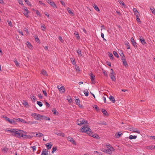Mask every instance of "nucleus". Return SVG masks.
Instances as JSON below:
<instances>
[{
	"label": "nucleus",
	"mask_w": 155,
	"mask_h": 155,
	"mask_svg": "<svg viewBox=\"0 0 155 155\" xmlns=\"http://www.w3.org/2000/svg\"><path fill=\"white\" fill-rule=\"evenodd\" d=\"M43 93L44 94V95L46 97H47L48 94H47V92H46V91H43Z\"/></svg>",
	"instance_id": "55"
},
{
	"label": "nucleus",
	"mask_w": 155,
	"mask_h": 155,
	"mask_svg": "<svg viewBox=\"0 0 155 155\" xmlns=\"http://www.w3.org/2000/svg\"><path fill=\"white\" fill-rule=\"evenodd\" d=\"M72 138L70 136H68L67 138V140L70 142L71 141V140L72 139Z\"/></svg>",
	"instance_id": "54"
},
{
	"label": "nucleus",
	"mask_w": 155,
	"mask_h": 155,
	"mask_svg": "<svg viewBox=\"0 0 155 155\" xmlns=\"http://www.w3.org/2000/svg\"><path fill=\"white\" fill-rule=\"evenodd\" d=\"M31 148H32L33 152H34L36 150V147L35 146L33 147H31Z\"/></svg>",
	"instance_id": "57"
},
{
	"label": "nucleus",
	"mask_w": 155,
	"mask_h": 155,
	"mask_svg": "<svg viewBox=\"0 0 155 155\" xmlns=\"http://www.w3.org/2000/svg\"><path fill=\"white\" fill-rule=\"evenodd\" d=\"M94 107L95 108V109L97 111H100V109L97 105H94Z\"/></svg>",
	"instance_id": "41"
},
{
	"label": "nucleus",
	"mask_w": 155,
	"mask_h": 155,
	"mask_svg": "<svg viewBox=\"0 0 155 155\" xmlns=\"http://www.w3.org/2000/svg\"><path fill=\"white\" fill-rule=\"evenodd\" d=\"M10 128L6 129L5 130V131H9L12 134V135L13 136H15L18 138H21V137L23 131L22 130H18L17 129H11L9 130Z\"/></svg>",
	"instance_id": "1"
},
{
	"label": "nucleus",
	"mask_w": 155,
	"mask_h": 155,
	"mask_svg": "<svg viewBox=\"0 0 155 155\" xmlns=\"http://www.w3.org/2000/svg\"><path fill=\"white\" fill-rule=\"evenodd\" d=\"M122 133L120 132H118L117 133H116L115 134V137L116 138H118L120 137Z\"/></svg>",
	"instance_id": "18"
},
{
	"label": "nucleus",
	"mask_w": 155,
	"mask_h": 155,
	"mask_svg": "<svg viewBox=\"0 0 155 155\" xmlns=\"http://www.w3.org/2000/svg\"><path fill=\"white\" fill-rule=\"evenodd\" d=\"M106 146L107 148V150H108V152H109V154H112V151H114L115 150V149L109 144L108 143L106 144Z\"/></svg>",
	"instance_id": "4"
},
{
	"label": "nucleus",
	"mask_w": 155,
	"mask_h": 155,
	"mask_svg": "<svg viewBox=\"0 0 155 155\" xmlns=\"http://www.w3.org/2000/svg\"><path fill=\"white\" fill-rule=\"evenodd\" d=\"M51 143H47L46 144V146L48 150H49L51 148L52 145L50 144Z\"/></svg>",
	"instance_id": "17"
},
{
	"label": "nucleus",
	"mask_w": 155,
	"mask_h": 155,
	"mask_svg": "<svg viewBox=\"0 0 155 155\" xmlns=\"http://www.w3.org/2000/svg\"><path fill=\"white\" fill-rule=\"evenodd\" d=\"M70 142L73 144L74 145H76V143L75 141L73 140V139L72 138V139L71 140V141H70Z\"/></svg>",
	"instance_id": "53"
},
{
	"label": "nucleus",
	"mask_w": 155,
	"mask_h": 155,
	"mask_svg": "<svg viewBox=\"0 0 155 155\" xmlns=\"http://www.w3.org/2000/svg\"><path fill=\"white\" fill-rule=\"evenodd\" d=\"M133 11L135 15H137L139 13V12L138 11L137 9L136 8H134Z\"/></svg>",
	"instance_id": "28"
},
{
	"label": "nucleus",
	"mask_w": 155,
	"mask_h": 155,
	"mask_svg": "<svg viewBox=\"0 0 155 155\" xmlns=\"http://www.w3.org/2000/svg\"><path fill=\"white\" fill-rule=\"evenodd\" d=\"M31 98L32 99V100L33 101H35L36 100V97L34 96V95H32L31 97Z\"/></svg>",
	"instance_id": "48"
},
{
	"label": "nucleus",
	"mask_w": 155,
	"mask_h": 155,
	"mask_svg": "<svg viewBox=\"0 0 155 155\" xmlns=\"http://www.w3.org/2000/svg\"><path fill=\"white\" fill-rule=\"evenodd\" d=\"M129 129L131 131H133L138 134H140V131L139 130H137V128L133 127H129Z\"/></svg>",
	"instance_id": "9"
},
{
	"label": "nucleus",
	"mask_w": 155,
	"mask_h": 155,
	"mask_svg": "<svg viewBox=\"0 0 155 155\" xmlns=\"http://www.w3.org/2000/svg\"><path fill=\"white\" fill-rule=\"evenodd\" d=\"M90 75L91 76L90 78L91 81L93 83L95 80V76L92 73H90Z\"/></svg>",
	"instance_id": "13"
},
{
	"label": "nucleus",
	"mask_w": 155,
	"mask_h": 155,
	"mask_svg": "<svg viewBox=\"0 0 155 155\" xmlns=\"http://www.w3.org/2000/svg\"><path fill=\"white\" fill-rule=\"evenodd\" d=\"M136 16V20L138 22H141L140 20V18H139V17L138 15V14L135 15Z\"/></svg>",
	"instance_id": "34"
},
{
	"label": "nucleus",
	"mask_w": 155,
	"mask_h": 155,
	"mask_svg": "<svg viewBox=\"0 0 155 155\" xmlns=\"http://www.w3.org/2000/svg\"><path fill=\"white\" fill-rule=\"evenodd\" d=\"M27 45L28 47H32V45L28 41L27 42Z\"/></svg>",
	"instance_id": "52"
},
{
	"label": "nucleus",
	"mask_w": 155,
	"mask_h": 155,
	"mask_svg": "<svg viewBox=\"0 0 155 155\" xmlns=\"http://www.w3.org/2000/svg\"><path fill=\"white\" fill-rule=\"evenodd\" d=\"M57 88L61 93H63L65 92V89L64 86H63L61 87H60L58 85L57 86Z\"/></svg>",
	"instance_id": "8"
},
{
	"label": "nucleus",
	"mask_w": 155,
	"mask_h": 155,
	"mask_svg": "<svg viewBox=\"0 0 155 155\" xmlns=\"http://www.w3.org/2000/svg\"><path fill=\"white\" fill-rule=\"evenodd\" d=\"M123 65L125 66H126L127 65V61L126 60H124V61H123Z\"/></svg>",
	"instance_id": "60"
},
{
	"label": "nucleus",
	"mask_w": 155,
	"mask_h": 155,
	"mask_svg": "<svg viewBox=\"0 0 155 155\" xmlns=\"http://www.w3.org/2000/svg\"><path fill=\"white\" fill-rule=\"evenodd\" d=\"M108 55H109V57L110 58V59H113V58L114 57H113V55L112 54V53L109 52Z\"/></svg>",
	"instance_id": "42"
},
{
	"label": "nucleus",
	"mask_w": 155,
	"mask_h": 155,
	"mask_svg": "<svg viewBox=\"0 0 155 155\" xmlns=\"http://www.w3.org/2000/svg\"><path fill=\"white\" fill-rule=\"evenodd\" d=\"M80 130L81 132H85L88 134H91V130L87 125L84 126L83 127L80 129Z\"/></svg>",
	"instance_id": "2"
},
{
	"label": "nucleus",
	"mask_w": 155,
	"mask_h": 155,
	"mask_svg": "<svg viewBox=\"0 0 155 155\" xmlns=\"http://www.w3.org/2000/svg\"><path fill=\"white\" fill-rule=\"evenodd\" d=\"M8 122L10 123L13 125H15L16 124V123H15V118H14L13 120L10 119Z\"/></svg>",
	"instance_id": "16"
},
{
	"label": "nucleus",
	"mask_w": 155,
	"mask_h": 155,
	"mask_svg": "<svg viewBox=\"0 0 155 155\" xmlns=\"http://www.w3.org/2000/svg\"><path fill=\"white\" fill-rule=\"evenodd\" d=\"M15 123L18 122H19L24 123H26L27 122L24 120L20 118H18L17 119L15 118Z\"/></svg>",
	"instance_id": "10"
},
{
	"label": "nucleus",
	"mask_w": 155,
	"mask_h": 155,
	"mask_svg": "<svg viewBox=\"0 0 155 155\" xmlns=\"http://www.w3.org/2000/svg\"><path fill=\"white\" fill-rule=\"evenodd\" d=\"M150 9L152 12L155 14V9L154 8H150Z\"/></svg>",
	"instance_id": "64"
},
{
	"label": "nucleus",
	"mask_w": 155,
	"mask_h": 155,
	"mask_svg": "<svg viewBox=\"0 0 155 155\" xmlns=\"http://www.w3.org/2000/svg\"><path fill=\"white\" fill-rule=\"evenodd\" d=\"M41 27L42 28H43L42 29L43 31H44L45 30L46 27L44 25H41Z\"/></svg>",
	"instance_id": "50"
},
{
	"label": "nucleus",
	"mask_w": 155,
	"mask_h": 155,
	"mask_svg": "<svg viewBox=\"0 0 155 155\" xmlns=\"http://www.w3.org/2000/svg\"><path fill=\"white\" fill-rule=\"evenodd\" d=\"M125 45L127 46V49H130V46L129 42L127 41H125Z\"/></svg>",
	"instance_id": "27"
},
{
	"label": "nucleus",
	"mask_w": 155,
	"mask_h": 155,
	"mask_svg": "<svg viewBox=\"0 0 155 155\" xmlns=\"http://www.w3.org/2000/svg\"><path fill=\"white\" fill-rule=\"evenodd\" d=\"M102 72H103V73L104 74V76H107V72L104 69H102Z\"/></svg>",
	"instance_id": "37"
},
{
	"label": "nucleus",
	"mask_w": 155,
	"mask_h": 155,
	"mask_svg": "<svg viewBox=\"0 0 155 155\" xmlns=\"http://www.w3.org/2000/svg\"><path fill=\"white\" fill-rule=\"evenodd\" d=\"M109 99H110V100L113 103H114L115 101V100L114 97L112 96H110V97H109Z\"/></svg>",
	"instance_id": "22"
},
{
	"label": "nucleus",
	"mask_w": 155,
	"mask_h": 155,
	"mask_svg": "<svg viewBox=\"0 0 155 155\" xmlns=\"http://www.w3.org/2000/svg\"><path fill=\"white\" fill-rule=\"evenodd\" d=\"M114 73L113 72H110V76L111 78L112 81H115L116 80V78L114 75Z\"/></svg>",
	"instance_id": "14"
},
{
	"label": "nucleus",
	"mask_w": 155,
	"mask_h": 155,
	"mask_svg": "<svg viewBox=\"0 0 155 155\" xmlns=\"http://www.w3.org/2000/svg\"><path fill=\"white\" fill-rule=\"evenodd\" d=\"M47 2L54 8H57V7L54 2L53 1H51V0H47Z\"/></svg>",
	"instance_id": "6"
},
{
	"label": "nucleus",
	"mask_w": 155,
	"mask_h": 155,
	"mask_svg": "<svg viewBox=\"0 0 155 155\" xmlns=\"http://www.w3.org/2000/svg\"><path fill=\"white\" fill-rule=\"evenodd\" d=\"M137 137V136H133L132 135H130L129 137V138L130 140H131L132 139H135Z\"/></svg>",
	"instance_id": "29"
},
{
	"label": "nucleus",
	"mask_w": 155,
	"mask_h": 155,
	"mask_svg": "<svg viewBox=\"0 0 155 155\" xmlns=\"http://www.w3.org/2000/svg\"><path fill=\"white\" fill-rule=\"evenodd\" d=\"M37 104L40 106V107H41L43 105V104L42 103L39 101H37Z\"/></svg>",
	"instance_id": "44"
},
{
	"label": "nucleus",
	"mask_w": 155,
	"mask_h": 155,
	"mask_svg": "<svg viewBox=\"0 0 155 155\" xmlns=\"http://www.w3.org/2000/svg\"><path fill=\"white\" fill-rule=\"evenodd\" d=\"M84 93L86 96H88V92L87 90V91H86L85 90L84 91Z\"/></svg>",
	"instance_id": "47"
},
{
	"label": "nucleus",
	"mask_w": 155,
	"mask_h": 155,
	"mask_svg": "<svg viewBox=\"0 0 155 155\" xmlns=\"http://www.w3.org/2000/svg\"><path fill=\"white\" fill-rule=\"evenodd\" d=\"M43 136V134L41 133H38L36 134V137H42Z\"/></svg>",
	"instance_id": "32"
},
{
	"label": "nucleus",
	"mask_w": 155,
	"mask_h": 155,
	"mask_svg": "<svg viewBox=\"0 0 155 155\" xmlns=\"http://www.w3.org/2000/svg\"><path fill=\"white\" fill-rule=\"evenodd\" d=\"M91 134H89V135H90L91 136H92L93 137L96 138V139H99V137L97 134H94V133H93L92 132V131H91Z\"/></svg>",
	"instance_id": "11"
},
{
	"label": "nucleus",
	"mask_w": 155,
	"mask_h": 155,
	"mask_svg": "<svg viewBox=\"0 0 155 155\" xmlns=\"http://www.w3.org/2000/svg\"><path fill=\"white\" fill-rule=\"evenodd\" d=\"M71 61L72 62V63L73 65H75L76 64V62L74 60L73 58H71Z\"/></svg>",
	"instance_id": "36"
},
{
	"label": "nucleus",
	"mask_w": 155,
	"mask_h": 155,
	"mask_svg": "<svg viewBox=\"0 0 155 155\" xmlns=\"http://www.w3.org/2000/svg\"><path fill=\"white\" fill-rule=\"evenodd\" d=\"M21 137L24 138H29V136L28 135H24L22 134Z\"/></svg>",
	"instance_id": "43"
},
{
	"label": "nucleus",
	"mask_w": 155,
	"mask_h": 155,
	"mask_svg": "<svg viewBox=\"0 0 155 155\" xmlns=\"http://www.w3.org/2000/svg\"><path fill=\"white\" fill-rule=\"evenodd\" d=\"M87 122L86 120H85L83 118H80L76 121L77 124L79 125H81L83 124H85L86 123H87Z\"/></svg>",
	"instance_id": "5"
},
{
	"label": "nucleus",
	"mask_w": 155,
	"mask_h": 155,
	"mask_svg": "<svg viewBox=\"0 0 155 155\" xmlns=\"http://www.w3.org/2000/svg\"><path fill=\"white\" fill-rule=\"evenodd\" d=\"M19 3L21 5H23L22 1V0H18Z\"/></svg>",
	"instance_id": "61"
},
{
	"label": "nucleus",
	"mask_w": 155,
	"mask_h": 155,
	"mask_svg": "<svg viewBox=\"0 0 155 155\" xmlns=\"http://www.w3.org/2000/svg\"><path fill=\"white\" fill-rule=\"evenodd\" d=\"M23 105L26 107H29V105H28V102L26 101H23Z\"/></svg>",
	"instance_id": "20"
},
{
	"label": "nucleus",
	"mask_w": 155,
	"mask_h": 155,
	"mask_svg": "<svg viewBox=\"0 0 155 155\" xmlns=\"http://www.w3.org/2000/svg\"><path fill=\"white\" fill-rule=\"evenodd\" d=\"M61 4L63 5L65 7V6H66V5L65 4V3L63 1H60Z\"/></svg>",
	"instance_id": "62"
},
{
	"label": "nucleus",
	"mask_w": 155,
	"mask_h": 155,
	"mask_svg": "<svg viewBox=\"0 0 155 155\" xmlns=\"http://www.w3.org/2000/svg\"><path fill=\"white\" fill-rule=\"evenodd\" d=\"M151 140L154 139L155 140V136H149Z\"/></svg>",
	"instance_id": "59"
},
{
	"label": "nucleus",
	"mask_w": 155,
	"mask_h": 155,
	"mask_svg": "<svg viewBox=\"0 0 155 155\" xmlns=\"http://www.w3.org/2000/svg\"><path fill=\"white\" fill-rule=\"evenodd\" d=\"M74 34L76 36V38L78 39H79L80 38V37L79 36V35L78 33L76 32V31H75L74 33Z\"/></svg>",
	"instance_id": "25"
},
{
	"label": "nucleus",
	"mask_w": 155,
	"mask_h": 155,
	"mask_svg": "<svg viewBox=\"0 0 155 155\" xmlns=\"http://www.w3.org/2000/svg\"><path fill=\"white\" fill-rule=\"evenodd\" d=\"M14 62L15 63V65H16V66L18 67L20 66V64L17 61L16 59H15L14 61Z\"/></svg>",
	"instance_id": "26"
},
{
	"label": "nucleus",
	"mask_w": 155,
	"mask_h": 155,
	"mask_svg": "<svg viewBox=\"0 0 155 155\" xmlns=\"http://www.w3.org/2000/svg\"><path fill=\"white\" fill-rule=\"evenodd\" d=\"M25 2L26 4L29 6H31V4L30 2H29L28 0H25Z\"/></svg>",
	"instance_id": "45"
},
{
	"label": "nucleus",
	"mask_w": 155,
	"mask_h": 155,
	"mask_svg": "<svg viewBox=\"0 0 155 155\" xmlns=\"http://www.w3.org/2000/svg\"><path fill=\"white\" fill-rule=\"evenodd\" d=\"M113 54L117 58H118L119 57V56L118 54V53H117L116 51H113Z\"/></svg>",
	"instance_id": "35"
},
{
	"label": "nucleus",
	"mask_w": 155,
	"mask_h": 155,
	"mask_svg": "<svg viewBox=\"0 0 155 155\" xmlns=\"http://www.w3.org/2000/svg\"><path fill=\"white\" fill-rule=\"evenodd\" d=\"M147 148L148 150L150 149L151 150H152L153 149V146L151 145V146H147Z\"/></svg>",
	"instance_id": "39"
},
{
	"label": "nucleus",
	"mask_w": 155,
	"mask_h": 155,
	"mask_svg": "<svg viewBox=\"0 0 155 155\" xmlns=\"http://www.w3.org/2000/svg\"><path fill=\"white\" fill-rule=\"evenodd\" d=\"M102 112L105 115H106L107 113V111L104 109H102Z\"/></svg>",
	"instance_id": "40"
},
{
	"label": "nucleus",
	"mask_w": 155,
	"mask_h": 155,
	"mask_svg": "<svg viewBox=\"0 0 155 155\" xmlns=\"http://www.w3.org/2000/svg\"><path fill=\"white\" fill-rule=\"evenodd\" d=\"M140 40L143 45H144L145 44L146 41L142 37H140Z\"/></svg>",
	"instance_id": "15"
},
{
	"label": "nucleus",
	"mask_w": 155,
	"mask_h": 155,
	"mask_svg": "<svg viewBox=\"0 0 155 155\" xmlns=\"http://www.w3.org/2000/svg\"><path fill=\"white\" fill-rule=\"evenodd\" d=\"M93 6L95 8V9L97 11H98V12H100V10L98 8L97 6L95 5H93Z\"/></svg>",
	"instance_id": "30"
},
{
	"label": "nucleus",
	"mask_w": 155,
	"mask_h": 155,
	"mask_svg": "<svg viewBox=\"0 0 155 155\" xmlns=\"http://www.w3.org/2000/svg\"><path fill=\"white\" fill-rule=\"evenodd\" d=\"M3 117L5 119V120L8 121L10 119L9 118L7 117L6 116H3Z\"/></svg>",
	"instance_id": "38"
},
{
	"label": "nucleus",
	"mask_w": 155,
	"mask_h": 155,
	"mask_svg": "<svg viewBox=\"0 0 155 155\" xmlns=\"http://www.w3.org/2000/svg\"><path fill=\"white\" fill-rule=\"evenodd\" d=\"M38 96L40 99H42L43 98L42 96L41 95V93H39L38 94Z\"/></svg>",
	"instance_id": "58"
},
{
	"label": "nucleus",
	"mask_w": 155,
	"mask_h": 155,
	"mask_svg": "<svg viewBox=\"0 0 155 155\" xmlns=\"http://www.w3.org/2000/svg\"><path fill=\"white\" fill-rule=\"evenodd\" d=\"M97 123L99 125L101 124L106 125L107 124L106 122L104 121H101L100 122H97Z\"/></svg>",
	"instance_id": "24"
},
{
	"label": "nucleus",
	"mask_w": 155,
	"mask_h": 155,
	"mask_svg": "<svg viewBox=\"0 0 155 155\" xmlns=\"http://www.w3.org/2000/svg\"><path fill=\"white\" fill-rule=\"evenodd\" d=\"M8 21V25H9L10 26H12V23L11 21L9 20H8V21Z\"/></svg>",
	"instance_id": "56"
},
{
	"label": "nucleus",
	"mask_w": 155,
	"mask_h": 155,
	"mask_svg": "<svg viewBox=\"0 0 155 155\" xmlns=\"http://www.w3.org/2000/svg\"><path fill=\"white\" fill-rule=\"evenodd\" d=\"M24 10L23 11V13L25 16L28 18L29 16L28 14L29 13V11L27 9L26 7H25L24 8Z\"/></svg>",
	"instance_id": "7"
},
{
	"label": "nucleus",
	"mask_w": 155,
	"mask_h": 155,
	"mask_svg": "<svg viewBox=\"0 0 155 155\" xmlns=\"http://www.w3.org/2000/svg\"><path fill=\"white\" fill-rule=\"evenodd\" d=\"M35 38L36 41L38 43H39L40 42V41L38 37L37 36L36 37H35Z\"/></svg>",
	"instance_id": "49"
},
{
	"label": "nucleus",
	"mask_w": 155,
	"mask_h": 155,
	"mask_svg": "<svg viewBox=\"0 0 155 155\" xmlns=\"http://www.w3.org/2000/svg\"><path fill=\"white\" fill-rule=\"evenodd\" d=\"M77 52L78 55L80 56H82V55L81 54V50L80 49H78L77 50Z\"/></svg>",
	"instance_id": "23"
},
{
	"label": "nucleus",
	"mask_w": 155,
	"mask_h": 155,
	"mask_svg": "<svg viewBox=\"0 0 155 155\" xmlns=\"http://www.w3.org/2000/svg\"><path fill=\"white\" fill-rule=\"evenodd\" d=\"M31 115L36 120H40L41 119L42 115L40 114L36 113H33L31 114Z\"/></svg>",
	"instance_id": "3"
},
{
	"label": "nucleus",
	"mask_w": 155,
	"mask_h": 155,
	"mask_svg": "<svg viewBox=\"0 0 155 155\" xmlns=\"http://www.w3.org/2000/svg\"><path fill=\"white\" fill-rule=\"evenodd\" d=\"M67 10L68 13H69L70 14H72L73 15H74V13L72 12V10L70 9L69 7L67 8Z\"/></svg>",
	"instance_id": "33"
},
{
	"label": "nucleus",
	"mask_w": 155,
	"mask_h": 155,
	"mask_svg": "<svg viewBox=\"0 0 155 155\" xmlns=\"http://www.w3.org/2000/svg\"><path fill=\"white\" fill-rule=\"evenodd\" d=\"M42 74L44 76H48V75L47 74L46 71L45 70H42L41 72Z\"/></svg>",
	"instance_id": "21"
},
{
	"label": "nucleus",
	"mask_w": 155,
	"mask_h": 155,
	"mask_svg": "<svg viewBox=\"0 0 155 155\" xmlns=\"http://www.w3.org/2000/svg\"><path fill=\"white\" fill-rule=\"evenodd\" d=\"M57 150V147H53L52 148V150L51 152V153H53L54 152H55V151H56V150Z\"/></svg>",
	"instance_id": "46"
},
{
	"label": "nucleus",
	"mask_w": 155,
	"mask_h": 155,
	"mask_svg": "<svg viewBox=\"0 0 155 155\" xmlns=\"http://www.w3.org/2000/svg\"><path fill=\"white\" fill-rule=\"evenodd\" d=\"M101 150L104 152L108 153L109 154V152H108V150L107 149H104V148H101Z\"/></svg>",
	"instance_id": "31"
},
{
	"label": "nucleus",
	"mask_w": 155,
	"mask_h": 155,
	"mask_svg": "<svg viewBox=\"0 0 155 155\" xmlns=\"http://www.w3.org/2000/svg\"><path fill=\"white\" fill-rule=\"evenodd\" d=\"M133 45L134 46L135 48L137 47V45H136V42L134 41L132 42Z\"/></svg>",
	"instance_id": "63"
},
{
	"label": "nucleus",
	"mask_w": 155,
	"mask_h": 155,
	"mask_svg": "<svg viewBox=\"0 0 155 155\" xmlns=\"http://www.w3.org/2000/svg\"><path fill=\"white\" fill-rule=\"evenodd\" d=\"M75 101L77 104L78 105L80 108L82 107V106L80 104V101L78 98L75 99Z\"/></svg>",
	"instance_id": "12"
},
{
	"label": "nucleus",
	"mask_w": 155,
	"mask_h": 155,
	"mask_svg": "<svg viewBox=\"0 0 155 155\" xmlns=\"http://www.w3.org/2000/svg\"><path fill=\"white\" fill-rule=\"evenodd\" d=\"M52 112L54 114H58V112L57 111L56 109L53 110H52Z\"/></svg>",
	"instance_id": "51"
},
{
	"label": "nucleus",
	"mask_w": 155,
	"mask_h": 155,
	"mask_svg": "<svg viewBox=\"0 0 155 155\" xmlns=\"http://www.w3.org/2000/svg\"><path fill=\"white\" fill-rule=\"evenodd\" d=\"M41 119L42 120H43V119H44L45 120H50V118L49 117H48L46 116H45L44 115H42Z\"/></svg>",
	"instance_id": "19"
}]
</instances>
